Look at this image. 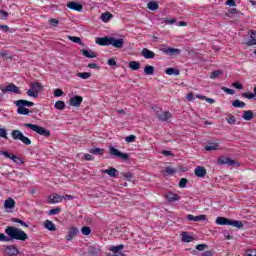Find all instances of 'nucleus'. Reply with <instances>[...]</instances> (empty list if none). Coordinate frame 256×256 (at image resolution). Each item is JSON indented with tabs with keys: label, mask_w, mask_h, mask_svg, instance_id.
I'll list each match as a JSON object with an SVG mask.
<instances>
[{
	"label": "nucleus",
	"mask_w": 256,
	"mask_h": 256,
	"mask_svg": "<svg viewBox=\"0 0 256 256\" xmlns=\"http://www.w3.org/2000/svg\"><path fill=\"white\" fill-rule=\"evenodd\" d=\"M129 67L132 69V71H138V69H141V63L137 61H130Z\"/></svg>",
	"instance_id": "obj_31"
},
{
	"label": "nucleus",
	"mask_w": 256,
	"mask_h": 256,
	"mask_svg": "<svg viewBox=\"0 0 256 256\" xmlns=\"http://www.w3.org/2000/svg\"><path fill=\"white\" fill-rule=\"evenodd\" d=\"M67 7H68V9H71L72 11H79V12L83 11V5H81L75 1L68 2Z\"/></svg>",
	"instance_id": "obj_18"
},
{
	"label": "nucleus",
	"mask_w": 256,
	"mask_h": 256,
	"mask_svg": "<svg viewBox=\"0 0 256 256\" xmlns=\"http://www.w3.org/2000/svg\"><path fill=\"white\" fill-rule=\"evenodd\" d=\"M147 7L150 11H157V9H159V3H157V1H150Z\"/></svg>",
	"instance_id": "obj_30"
},
{
	"label": "nucleus",
	"mask_w": 256,
	"mask_h": 256,
	"mask_svg": "<svg viewBox=\"0 0 256 256\" xmlns=\"http://www.w3.org/2000/svg\"><path fill=\"white\" fill-rule=\"evenodd\" d=\"M145 75H155V67L151 65H147L144 68Z\"/></svg>",
	"instance_id": "obj_33"
},
{
	"label": "nucleus",
	"mask_w": 256,
	"mask_h": 256,
	"mask_svg": "<svg viewBox=\"0 0 256 256\" xmlns=\"http://www.w3.org/2000/svg\"><path fill=\"white\" fill-rule=\"evenodd\" d=\"M59 213H61V209L59 207H56L49 210L48 215H59Z\"/></svg>",
	"instance_id": "obj_47"
},
{
	"label": "nucleus",
	"mask_w": 256,
	"mask_h": 256,
	"mask_svg": "<svg viewBox=\"0 0 256 256\" xmlns=\"http://www.w3.org/2000/svg\"><path fill=\"white\" fill-rule=\"evenodd\" d=\"M165 73H166V75H175V76H177V75L180 74V71H179V69L168 68V69L165 70Z\"/></svg>",
	"instance_id": "obj_37"
},
{
	"label": "nucleus",
	"mask_w": 256,
	"mask_h": 256,
	"mask_svg": "<svg viewBox=\"0 0 256 256\" xmlns=\"http://www.w3.org/2000/svg\"><path fill=\"white\" fill-rule=\"evenodd\" d=\"M187 183H188L187 178H182L180 179L179 187L181 189H185V187H187Z\"/></svg>",
	"instance_id": "obj_49"
},
{
	"label": "nucleus",
	"mask_w": 256,
	"mask_h": 256,
	"mask_svg": "<svg viewBox=\"0 0 256 256\" xmlns=\"http://www.w3.org/2000/svg\"><path fill=\"white\" fill-rule=\"evenodd\" d=\"M155 113L159 121H169L173 115L169 111H163L161 108H156Z\"/></svg>",
	"instance_id": "obj_8"
},
{
	"label": "nucleus",
	"mask_w": 256,
	"mask_h": 256,
	"mask_svg": "<svg viewBox=\"0 0 256 256\" xmlns=\"http://www.w3.org/2000/svg\"><path fill=\"white\" fill-rule=\"evenodd\" d=\"M44 227L48 229V231H57L55 224L51 220H46L44 222Z\"/></svg>",
	"instance_id": "obj_27"
},
{
	"label": "nucleus",
	"mask_w": 256,
	"mask_h": 256,
	"mask_svg": "<svg viewBox=\"0 0 256 256\" xmlns=\"http://www.w3.org/2000/svg\"><path fill=\"white\" fill-rule=\"evenodd\" d=\"M5 253L10 256L19 255V249L15 245H10L6 247Z\"/></svg>",
	"instance_id": "obj_19"
},
{
	"label": "nucleus",
	"mask_w": 256,
	"mask_h": 256,
	"mask_svg": "<svg viewBox=\"0 0 256 256\" xmlns=\"http://www.w3.org/2000/svg\"><path fill=\"white\" fill-rule=\"evenodd\" d=\"M88 67L89 69H99V65H97V63H89Z\"/></svg>",
	"instance_id": "obj_63"
},
{
	"label": "nucleus",
	"mask_w": 256,
	"mask_h": 256,
	"mask_svg": "<svg viewBox=\"0 0 256 256\" xmlns=\"http://www.w3.org/2000/svg\"><path fill=\"white\" fill-rule=\"evenodd\" d=\"M194 173L196 177L203 178L205 175H207V169H205L203 166H197L194 170Z\"/></svg>",
	"instance_id": "obj_21"
},
{
	"label": "nucleus",
	"mask_w": 256,
	"mask_h": 256,
	"mask_svg": "<svg viewBox=\"0 0 256 256\" xmlns=\"http://www.w3.org/2000/svg\"><path fill=\"white\" fill-rule=\"evenodd\" d=\"M95 41L97 45H100L101 47H109V45H111V37L109 36L97 37Z\"/></svg>",
	"instance_id": "obj_12"
},
{
	"label": "nucleus",
	"mask_w": 256,
	"mask_h": 256,
	"mask_svg": "<svg viewBox=\"0 0 256 256\" xmlns=\"http://www.w3.org/2000/svg\"><path fill=\"white\" fill-rule=\"evenodd\" d=\"M160 51H162V53H166V55H179L181 53L180 49L172 47L161 48Z\"/></svg>",
	"instance_id": "obj_14"
},
{
	"label": "nucleus",
	"mask_w": 256,
	"mask_h": 256,
	"mask_svg": "<svg viewBox=\"0 0 256 256\" xmlns=\"http://www.w3.org/2000/svg\"><path fill=\"white\" fill-rule=\"evenodd\" d=\"M103 173H106V175H109V177H117V175H119V170L110 167L109 169L104 170Z\"/></svg>",
	"instance_id": "obj_24"
},
{
	"label": "nucleus",
	"mask_w": 256,
	"mask_h": 256,
	"mask_svg": "<svg viewBox=\"0 0 256 256\" xmlns=\"http://www.w3.org/2000/svg\"><path fill=\"white\" fill-rule=\"evenodd\" d=\"M108 65H110V67H117V61H115L113 58H110L108 60Z\"/></svg>",
	"instance_id": "obj_60"
},
{
	"label": "nucleus",
	"mask_w": 256,
	"mask_h": 256,
	"mask_svg": "<svg viewBox=\"0 0 256 256\" xmlns=\"http://www.w3.org/2000/svg\"><path fill=\"white\" fill-rule=\"evenodd\" d=\"M246 45H248V47H253V45H256V32L252 31L250 34V39L248 41V43H246Z\"/></svg>",
	"instance_id": "obj_29"
},
{
	"label": "nucleus",
	"mask_w": 256,
	"mask_h": 256,
	"mask_svg": "<svg viewBox=\"0 0 256 256\" xmlns=\"http://www.w3.org/2000/svg\"><path fill=\"white\" fill-rule=\"evenodd\" d=\"M0 241H4L5 243L11 242V239H9V236H6L3 233H0Z\"/></svg>",
	"instance_id": "obj_50"
},
{
	"label": "nucleus",
	"mask_w": 256,
	"mask_h": 256,
	"mask_svg": "<svg viewBox=\"0 0 256 256\" xmlns=\"http://www.w3.org/2000/svg\"><path fill=\"white\" fill-rule=\"evenodd\" d=\"M70 105L71 107H81V103H83V97L81 96H74L70 98Z\"/></svg>",
	"instance_id": "obj_17"
},
{
	"label": "nucleus",
	"mask_w": 256,
	"mask_h": 256,
	"mask_svg": "<svg viewBox=\"0 0 256 256\" xmlns=\"http://www.w3.org/2000/svg\"><path fill=\"white\" fill-rule=\"evenodd\" d=\"M135 139H137V137H135V135H130V136H127V137L125 138V141H126L127 143H133V142H135Z\"/></svg>",
	"instance_id": "obj_55"
},
{
	"label": "nucleus",
	"mask_w": 256,
	"mask_h": 256,
	"mask_svg": "<svg viewBox=\"0 0 256 256\" xmlns=\"http://www.w3.org/2000/svg\"><path fill=\"white\" fill-rule=\"evenodd\" d=\"M55 109H57L58 111H63V109H65V103L61 100L56 101V103L54 104Z\"/></svg>",
	"instance_id": "obj_41"
},
{
	"label": "nucleus",
	"mask_w": 256,
	"mask_h": 256,
	"mask_svg": "<svg viewBox=\"0 0 256 256\" xmlns=\"http://www.w3.org/2000/svg\"><path fill=\"white\" fill-rule=\"evenodd\" d=\"M5 233L6 235H8V239H10V241H27V239H29V236L27 235V233H25V231L15 226L6 227Z\"/></svg>",
	"instance_id": "obj_1"
},
{
	"label": "nucleus",
	"mask_w": 256,
	"mask_h": 256,
	"mask_svg": "<svg viewBox=\"0 0 256 256\" xmlns=\"http://www.w3.org/2000/svg\"><path fill=\"white\" fill-rule=\"evenodd\" d=\"M226 121L229 123V125H235L237 120L235 119L234 115H230V117L226 119Z\"/></svg>",
	"instance_id": "obj_53"
},
{
	"label": "nucleus",
	"mask_w": 256,
	"mask_h": 256,
	"mask_svg": "<svg viewBox=\"0 0 256 256\" xmlns=\"http://www.w3.org/2000/svg\"><path fill=\"white\" fill-rule=\"evenodd\" d=\"M113 17V15L109 12H104L102 13L100 19H102V21L104 23H109V21L111 20V18Z\"/></svg>",
	"instance_id": "obj_32"
},
{
	"label": "nucleus",
	"mask_w": 256,
	"mask_h": 256,
	"mask_svg": "<svg viewBox=\"0 0 256 256\" xmlns=\"http://www.w3.org/2000/svg\"><path fill=\"white\" fill-rule=\"evenodd\" d=\"M41 91H43V85H41L40 82H32L30 84V89L26 93L28 97H34V99H37Z\"/></svg>",
	"instance_id": "obj_5"
},
{
	"label": "nucleus",
	"mask_w": 256,
	"mask_h": 256,
	"mask_svg": "<svg viewBox=\"0 0 256 256\" xmlns=\"http://www.w3.org/2000/svg\"><path fill=\"white\" fill-rule=\"evenodd\" d=\"M89 153H91L92 155H103L105 153V150L101 148H91L89 150Z\"/></svg>",
	"instance_id": "obj_36"
},
{
	"label": "nucleus",
	"mask_w": 256,
	"mask_h": 256,
	"mask_svg": "<svg viewBox=\"0 0 256 256\" xmlns=\"http://www.w3.org/2000/svg\"><path fill=\"white\" fill-rule=\"evenodd\" d=\"M0 137L7 139V130L5 128H0Z\"/></svg>",
	"instance_id": "obj_58"
},
{
	"label": "nucleus",
	"mask_w": 256,
	"mask_h": 256,
	"mask_svg": "<svg viewBox=\"0 0 256 256\" xmlns=\"http://www.w3.org/2000/svg\"><path fill=\"white\" fill-rule=\"evenodd\" d=\"M63 95V90L57 88L56 90H54V97H62Z\"/></svg>",
	"instance_id": "obj_57"
},
{
	"label": "nucleus",
	"mask_w": 256,
	"mask_h": 256,
	"mask_svg": "<svg viewBox=\"0 0 256 256\" xmlns=\"http://www.w3.org/2000/svg\"><path fill=\"white\" fill-rule=\"evenodd\" d=\"M110 45H112V47H115V49H123V45H125V39L111 37Z\"/></svg>",
	"instance_id": "obj_11"
},
{
	"label": "nucleus",
	"mask_w": 256,
	"mask_h": 256,
	"mask_svg": "<svg viewBox=\"0 0 256 256\" xmlns=\"http://www.w3.org/2000/svg\"><path fill=\"white\" fill-rule=\"evenodd\" d=\"M4 207L6 209H14L15 208V200L13 198H8L4 202Z\"/></svg>",
	"instance_id": "obj_25"
},
{
	"label": "nucleus",
	"mask_w": 256,
	"mask_h": 256,
	"mask_svg": "<svg viewBox=\"0 0 256 256\" xmlns=\"http://www.w3.org/2000/svg\"><path fill=\"white\" fill-rule=\"evenodd\" d=\"M182 241H184V243H191V241H193V237H191L189 235V233L183 232L182 233Z\"/></svg>",
	"instance_id": "obj_39"
},
{
	"label": "nucleus",
	"mask_w": 256,
	"mask_h": 256,
	"mask_svg": "<svg viewBox=\"0 0 256 256\" xmlns=\"http://www.w3.org/2000/svg\"><path fill=\"white\" fill-rule=\"evenodd\" d=\"M82 55L88 59H95V57H97V54L93 50H82Z\"/></svg>",
	"instance_id": "obj_28"
},
{
	"label": "nucleus",
	"mask_w": 256,
	"mask_h": 256,
	"mask_svg": "<svg viewBox=\"0 0 256 256\" xmlns=\"http://www.w3.org/2000/svg\"><path fill=\"white\" fill-rule=\"evenodd\" d=\"M109 153L113 157H117L118 159H122L123 161H128V159H129V154L123 153V152L119 151V149H117L113 146H111L109 148Z\"/></svg>",
	"instance_id": "obj_7"
},
{
	"label": "nucleus",
	"mask_w": 256,
	"mask_h": 256,
	"mask_svg": "<svg viewBox=\"0 0 256 256\" xmlns=\"http://www.w3.org/2000/svg\"><path fill=\"white\" fill-rule=\"evenodd\" d=\"M50 25H52V27H57V25H59V20L55 18L50 19Z\"/></svg>",
	"instance_id": "obj_61"
},
{
	"label": "nucleus",
	"mask_w": 256,
	"mask_h": 256,
	"mask_svg": "<svg viewBox=\"0 0 256 256\" xmlns=\"http://www.w3.org/2000/svg\"><path fill=\"white\" fill-rule=\"evenodd\" d=\"M125 249V245L120 244L118 246H112L109 250L112 251V253H119V251H123Z\"/></svg>",
	"instance_id": "obj_40"
},
{
	"label": "nucleus",
	"mask_w": 256,
	"mask_h": 256,
	"mask_svg": "<svg viewBox=\"0 0 256 256\" xmlns=\"http://www.w3.org/2000/svg\"><path fill=\"white\" fill-rule=\"evenodd\" d=\"M61 201H63V197L57 193H54L48 197L47 203L55 205V203H61Z\"/></svg>",
	"instance_id": "obj_13"
},
{
	"label": "nucleus",
	"mask_w": 256,
	"mask_h": 256,
	"mask_svg": "<svg viewBox=\"0 0 256 256\" xmlns=\"http://www.w3.org/2000/svg\"><path fill=\"white\" fill-rule=\"evenodd\" d=\"M186 219L188 221H195V222H199V221H207V216L206 215H198V216H193V214H188L186 216Z\"/></svg>",
	"instance_id": "obj_15"
},
{
	"label": "nucleus",
	"mask_w": 256,
	"mask_h": 256,
	"mask_svg": "<svg viewBox=\"0 0 256 256\" xmlns=\"http://www.w3.org/2000/svg\"><path fill=\"white\" fill-rule=\"evenodd\" d=\"M99 251H101V249L99 248V246H90L88 248V253L89 255H97L99 253Z\"/></svg>",
	"instance_id": "obj_34"
},
{
	"label": "nucleus",
	"mask_w": 256,
	"mask_h": 256,
	"mask_svg": "<svg viewBox=\"0 0 256 256\" xmlns=\"http://www.w3.org/2000/svg\"><path fill=\"white\" fill-rule=\"evenodd\" d=\"M207 244H198L197 246H196V249H197V251H205V249H207Z\"/></svg>",
	"instance_id": "obj_56"
},
{
	"label": "nucleus",
	"mask_w": 256,
	"mask_h": 256,
	"mask_svg": "<svg viewBox=\"0 0 256 256\" xmlns=\"http://www.w3.org/2000/svg\"><path fill=\"white\" fill-rule=\"evenodd\" d=\"M164 171H165V173H167V175H175V169H173L169 166H167Z\"/></svg>",
	"instance_id": "obj_52"
},
{
	"label": "nucleus",
	"mask_w": 256,
	"mask_h": 256,
	"mask_svg": "<svg viewBox=\"0 0 256 256\" xmlns=\"http://www.w3.org/2000/svg\"><path fill=\"white\" fill-rule=\"evenodd\" d=\"M222 91H224L228 95H235V90L227 88V87H222Z\"/></svg>",
	"instance_id": "obj_51"
},
{
	"label": "nucleus",
	"mask_w": 256,
	"mask_h": 256,
	"mask_svg": "<svg viewBox=\"0 0 256 256\" xmlns=\"http://www.w3.org/2000/svg\"><path fill=\"white\" fill-rule=\"evenodd\" d=\"M219 149V144L211 143L208 146H205V151H217Z\"/></svg>",
	"instance_id": "obj_38"
},
{
	"label": "nucleus",
	"mask_w": 256,
	"mask_h": 256,
	"mask_svg": "<svg viewBox=\"0 0 256 256\" xmlns=\"http://www.w3.org/2000/svg\"><path fill=\"white\" fill-rule=\"evenodd\" d=\"M218 165H235V160L229 158V157H225L222 156L218 159Z\"/></svg>",
	"instance_id": "obj_16"
},
{
	"label": "nucleus",
	"mask_w": 256,
	"mask_h": 256,
	"mask_svg": "<svg viewBox=\"0 0 256 256\" xmlns=\"http://www.w3.org/2000/svg\"><path fill=\"white\" fill-rule=\"evenodd\" d=\"M232 105L238 109H243V107H246L247 104H245V102L237 99L232 102Z\"/></svg>",
	"instance_id": "obj_35"
},
{
	"label": "nucleus",
	"mask_w": 256,
	"mask_h": 256,
	"mask_svg": "<svg viewBox=\"0 0 256 256\" xmlns=\"http://www.w3.org/2000/svg\"><path fill=\"white\" fill-rule=\"evenodd\" d=\"M226 5L229 7H235L237 4L235 3V0H227Z\"/></svg>",
	"instance_id": "obj_62"
},
{
	"label": "nucleus",
	"mask_w": 256,
	"mask_h": 256,
	"mask_svg": "<svg viewBox=\"0 0 256 256\" xmlns=\"http://www.w3.org/2000/svg\"><path fill=\"white\" fill-rule=\"evenodd\" d=\"M77 77H80V79H89L91 77V73L89 72H80L77 74Z\"/></svg>",
	"instance_id": "obj_45"
},
{
	"label": "nucleus",
	"mask_w": 256,
	"mask_h": 256,
	"mask_svg": "<svg viewBox=\"0 0 256 256\" xmlns=\"http://www.w3.org/2000/svg\"><path fill=\"white\" fill-rule=\"evenodd\" d=\"M142 57H144L145 59H155V52L147 48H144L142 50Z\"/></svg>",
	"instance_id": "obj_23"
},
{
	"label": "nucleus",
	"mask_w": 256,
	"mask_h": 256,
	"mask_svg": "<svg viewBox=\"0 0 256 256\" xmlns=\"http://www.w3.org/2000/svg\"><path fill=\"white\" fill-rule=\"evenodd\" d=\"M17 108V113L18 115H29V113H31V110H29L26 107H33V105H35V103L31 102V101H27V100H17L14 102Z\"/></svg>",
	"instance_id": "obj_2"
},
{
	"label": "nucleus",
	"mask_w": 256,
	"mask_h": 256,
	"mask_svg": "<svg viewBox=\"0 0 256 256\" xmlns=\"http://www.w3.org/2000/svg\"><path fill=\"white\" fill-rule=\"evenodd\" d=\"M215 223L217 225H231L232 227H236L237 229H242L243 222L238 220H229L225 217H217Z\"/></svg>",
	"instance_id": "obj_4"
},
{
	"label": "nucleus",
	"mask_w": 256,
	"mask_h": 256,
	"mask_svg": "<svg viewBox=\"0 0 256 256\" xmlns=\"http://www.w3.org/2000/svg\"><path fill=\"white\" fill-rule=\"evenodd\" d=\"M242 97H244L245 99H255L256 94H255V92L254 93L253 92H244L242 94Z\"/></svg>",
	"instance_id": "obj_44"
},
{
	"label": "nucleus",
	"mask_w": 256,
	"mask_h": 256,
	"mask_svg": "<svg viewBox=\"0 0 256 256\" xmlns=\"http://www.w3.org/2000/svg\"><path fill=\"white\" fill-rule=\"evenodd\" d=\"M11 136L14 141H22L24 145H31V139L23 135V132H21L20 130H13L11 132Z\"/></svg>",
	"instance_id": "obj_6"
},
{
	"label": "nucleus",
	"mask_w": 256,
	"mask_h": 256,
	"mask_svg": "<svg viewBox=\"0 0 256 256\" xmlns=\"http://www.w3.org/2000/svg\"><path fill=\"white\" fill-rule=\"evenodd\" d=\"M22 127H27L28 129H31L38 135H41L42 137H51V131L37 125V124H31V123H24L22 124Z\"/></svg>",
	"instance_id": "obj_3"
},
{
	"label": "nucleus",
	"mask_w": 256,
	"mask_h": 256,
	"mask_svg": "<svg viewBox=\"0 0 256 256\" xmlns=\"http://www.w3.org/2000/svg\"><path fill=\"white\" fill-rule=\"evenodd\" d=\"M232 85L233 87H235V89H240V90L243 89V85L239 82H235Z\"/></svg>",
	"instance_id": "obj_64"
},
{
	"label": "nucleus",
	"mask_w": 256,
	"mask_h": 256,
	"mask_svg": "<svg viewBox=\"0 0 256 256\" xmlns=\"http://www.w3.org/2000/svg\"><path fill=\"white\" fill-rule=\"evenodd\" d=\"M0 91H2V93H15L16 95H21V90L13 83H10L5 87H0Z\"/></svg>",
	"instance_id": "obj_9"
},
{
	"label": "nucleus",
	"mask_w": 256,
	"mask_h": 256,
	"mask_svg": "<svg viewBox=\"0 0 256 256\" xmlns=\"http://www.w3.org/2000/svg\"><path fill=\"white\" fill-rule=\"evenodd\" d=\"M166 199L169 203H175V201H179V199H181V196L173 192H168L166 194Z\"/></svg>",
	"instance_id": "obj_22"
},
{
	"label": "nucleus",
	"mask_w": 256,
	"mask_h": 256,
	"mask_svg": "<svg viewBox=\"0 0 256 256\" xmlns=\"http://www.w3.org/2000/svg\"><path fill=\"white\" fill-rule=\"evenodd\" d=\"M220 75H223V70H216L211 72L210 79H217L220 77Z\"/></svg>",
	"instance_id": "obj_42"
},
{
	"label": "nucleus",
	"mask_w": 256,
	"mask_h": 256,
	"mask_svg": "<svg viewBox=\"0 0 256 256\" xmlns=\"http://www.w3.org/2000/svg\"><path fill=\"white\" fill-rule=\"evenodd\" d=\"M245 256H256V250L248 249L246 250Z\"/></svg>",
	"instance_id": "obj_59"
},
{
	"label": "nucleus",
	"mask_w": 256,
	"mask_h": 256,
	"mask_svg": "<svg viewBox=\"0 0 256 256\" xmlns=\"http://www.w3.org/2000/svg\"><path fill=\"white\" fill-rule=\"evenodd\" d=\"M0 15H1V19L3 20H7V18L9 17V13L5 10H0Z\"/></svg>",
	"instance_id": "obj_54"
},
{
	"label": "nucleus",
	"mask_w": 256,
	"mask_h": 256,
	"mask_svg": "<svg viewBox=\"0 0 256 256\" xmlns=\"http://www.w3.org/2000/svg\"><path fill=\"white\" fill-rule=\"evenodd\" d=\"M77 235H79V229H77V227H72L68 231V235L66 236V239L68 241H73V239H75V237H77Z\"/></svg>",
	"instance_id": "obj_20"
},
{
	"label": "nucleus",
	"mask_w": 256,
	"mask_h": 256,
	"mask_svg": "<svg viewBox=\"0 0 256 256\" xmlns=\"http://www.w3.org/2000/svg\"><path fill=\"white\" fill-rule=\"evenodd\" d=\"M253 117H255V115L253 114V111L246 110L243 112L242 118L244 119V121H251Z\"/></svg>",
	"instance_id": "obj_26"
},
{
	"label": "nucleus",
	"mask_w": 256,
	"mask_h": 256,
	"mask_svg": "<svg viewBox=\"0 0 256 256\" xmlns=\"http://www.w3.org/2000/svg\"><path fill=\"white\" fill-rule=\"evenodd\" d=\"M68 39L73 43H78V45H83V41L77 36H68Z\"/></svg>",
	"instance_id": "obj_43"
},
{
	"label": "nucleus",
	"mask_w": 256,
	"mask_h": 256,
	"mask_svg": "<svg viewBox=\"0 0 256 256\" xmlns=\"http://www.w3.org/2000/svg\"><path fill=\"white\" fill-rule=\"evenodd\" d=\"M1 155H4L7 159H11L16 165H23V159L19 156H15L14 154L8 153L7 151H2Z\"/></svg>",
	"instance_id": "obj_10"
},
{
	"label": "nucleus",
	"mask_w": 256,
	"mask_h": 256,
	"mask_svg": "<svg viewBox=\"0 0 256 256\" xmlns=\"http://www.w3.org/2000/svg\"><path fill=\"white\" fill-rule=\"evenodd\" d=\"M83 235H91V227L84 226L81 229Z\"/></svg>",
	"instance_id": "obj_46"
},
{
	"label": "nucleus",
	"mask_w": 256,
	"mask_h": 256,
	"mask_svg": "<svg viewBox=\"0 0 256 256\" xmlns=\"http://www.w3.org/2000/svg\"><path fill=\"white\" fill-rule=\"evenodd\" d=\"M122 177L127 179V181H131V179H133V173H131V172H123L122 173Z\"/></svg>",
	"instance_id": "obj_48"
}]
</instances>
